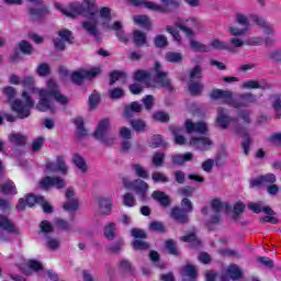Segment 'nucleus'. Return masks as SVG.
<instances>
[{"instance_id": "10", "label": "nucleus", "mask_w": 281, "mask_h": 281, "mask_svg": "<svg viewBox=\"0 0 281 281\" xmlns=\"http://www.w3.org/2000/svg\"><path fill=\"white\" fill-rule=\"evenodd\" d=\"M40 188H42V190H49V188L63 190V188H65V179L60 177L46 176L41 180Z\"/></svg>"}, {"instance_id": "64", "label": "nucleus", "mask_w": 281, "mask_h": 281, "mask_svg": "<svg viewBox=\"0 0 281 281\" xmlns=\"http://www.w3.org/2000/svg\"><path fill=\"white\" fill-rule=\"evenodd\" d=\"M277 120L281 117V94L276 97L274 103L272 104Z\"/></svg>"}, {"instance_id": "47", "label": "nucleus", "mask_w": 281, "mask_h": 281, "mask_svg": "<svg viewBox=\"0 0 281 281\" xmlns=\"http://www.w3.org/2000/svg\"><path fill=\"white\" fill-rule=\"evenodd\" d=\"M241 148L244 150V155H246V157H249V150L251 148V136L249 135V133H244L241 135Z\"/></svg>"}, {"instance_id": "57", "label": "nucleus", "mask_w": 281, "mask_h": 281, "mask_svg": "<svg viewBox=\"0 0 281 281\" xmlns=\"http://www.w3.org/2000/svg\"><path fill=\"white\" fill-rule=\"evenodd\" d=\"M25 201L29 207H34L35 204L40 205L41 201H43V195L27 194Z\"/></svg>"}, {"instance_id": "39", "label": "nucleus", "mask_w": 281, "mask_h": 281, "mask_svg": "<svg viewBox=\"0 0 281 281\" xmlns=\"http://www.w3.org/2000/svg\"><path fill=\"white\" fill-rule=\"evenodd\" d=\"M165 249L168 251L169 256H175L176 258L181 256V252L177 249V241L173 239H167L165 241Z\"/></svg>"}, {"instance_id": "4", "label": "nucleus", "mask_w": 281, "mask_h": 281, "mask_svg": "<svg viewBox=\"0 0 281 281\" xmlns=\"http://www.w3.org/2000/svg\"><path fill=\"white\" fill-rule=\"evenodd\" d=\"M22 98L25 102L20 99H15L11 102V111L18 115V120H27L32 115V109H34V100L30 95V92L23 91Z\"/></svg>"}, {"instance_id": "41", "label": "nucleus", "mask_w": 281, "mask_h": 281, "mask_svg": "<svg viewBox=\"0 0 281 281\" xmlns=\"http://www.w3.org/2000/svg\"><path fill=\"white\" fill-rule=\"evenodd\" d=\"M72 164H75V166H77V168L81 170V172L83 173L87 172L88 170L87 160H85V158L80 154L78 153L74 154Z\"/></svg>"}, {"instance_id": "60", "label": "nucleus", "mask_w": 281, "mask_h": 281, "mask_svg": "<svg viewBox=\"0 0 281 281\" xmlns=\"http://www.w3.org/2000/svg\"><path fill=\"white\" fill-rule=\"evenodd\" d=\"M108 93L111 100H120V98H124V89L122 88H112Z\"/></svg>"}, {"instance_id": "8", "label": "nucleus", "mask_w": 281, "mask_h": 281, "mask_svg": "<svg viewBox=\"0 0 281 281\" xmlns=\"http://www.w3.org/2000/svg\"><path fill=\"white\" fill-rule=\"evenodd\" d=\"M40 100L35 105V109L41 113H47V111L54 112V101H52V93L49 88L38 91Z\"/></svg>"}, {"instance_id": "19", "label": "nucleus", "mask_w": 281, "mask_h": 281, "mask_svg": "<svg viewBox=\"0 0 281 281\" xmlns=\"http://www.w3.org/2000/svg\"><path fill=\"white\" fill-rule=\"evenodd\" d=\"M98 20L91 21H85L82 22V27L90 34V36H93V38L97 41V43H102V36L100 35V31H98Z\"/></svg>"}, {"instance_id": "62", "label": "nucleus", "mask_w": 281, "mask_h": 281, "mask_svg": "<svg viewBox=\"0 0 281 281\" xmlns=\"http://www.w3.org/2000/svg\"><path fill=\"white\" fill-rule=\"evenodd\" d=\"M149 229L151 232H158L159 234H166V226L161 222H150Z\"/></svg>"}, {"instance_id": "49", "label": "nucleus", "mask_w": 281, "mask_h": 281, "mask_svg": "<svg viewBox=\"0 0 281 281\" xmlns=\"http://www.w3.org/2000/svg\"><path fill=\"white\" fill-rule=\"evenodd\" d=\"M88 104L90 111L98 109V104H100V92L94 90L88 99Z\"/></svg>"}, {"instance_id": "11", "label": "nucleus", "mask_w": 281, "mask_h": 281, "mask_svg": "<svg viewBox=\"0 0 281 281\" xmlns=\"http://www.w3.org/2000/svg\"><path fill=\"white\" fill-rule=\"evenodd\" d=\"M111 126V121L109 119H103L99 122L97 130L93 132L94 139H99L102 144H109V138L106 137V131Z\"/></svg>"}, {"instance_id": "16", "label": "nucleus", "mask_w": 281, "mask_h": 281, "mask_svg": "<svg viewBox=\"0 0 281 281\" xmlns=\"http://www.w3.org/2000/svg\"><path fill=\"white\" fill-rule=\"evenodd\" d=\"M49 12L50 10L47 5L42 8L30 7L26 9L27 16L31 19V21H41L45 19V16H48Z\"/></svg>"}, {"instance_id": "33", "label": "nucleus", "mask_w": 281, "mask_h": 281, "mask_svg": "<svg viewBox=\"0 0 281 281\" xmlns=\"http://www.w3.org/2000/svg\"><path fill=\"white\" fill-rule=\"evenodd\" d=\"M130 126L135 131V133H146V128H148V125L146 124V121L142 119H128Z\"/></svg>"}, {"instance_id": "53", "label": "nucleus", "mask_w": 281, "mask_h": 281, "mask_svg": "<svg viewBox=\"0 0 281 281\" xmlns=\"http://www.w3.org/2000/svg\"><path fill=\"white\" fill-rule=\"evenodd\" d=\"M148 146L149 148H161V146H166V143L164 142V137L161 135L156 134L151 137Z\"/></svg>"}, {"instance_id": "35", "label": "nucleus", "mask_w": 281, "mask_h": 281, "mask_svg": "<svg viewBox=\"0 0 281 281\" xmlns=\"http://www.w3.org/2000/svg\"><path fill=\"white\" fill-rule=\"evenodd\" d=\"M212 100H224V102H229L232 100V92L222 89H214L211 92Z\"/></svg>"}, {"instance_id": "40", "label": "nucleus", "mask_w": 281, "mask_h": 281, "mask_svg": "<svg viewBox=\"0 0 281 281\" xmlns=\"http://www.w3.org/2000/svg\"><path fill=\"white\" fill-rule=\"evenodd\" d=\"M0 192L7 196L8 194H16V184H14V181L9 180L0 184Z\"/></svg>"}, {"instance_id": "17", "label": "nucleus", "mask_w": 281, "mask_h": 281, "mask_svg": "<svg viewBox=\"0 0 281 281\" xmlns=\"http://www.w3.org/2000/svg\"><path fill=\"white\" fill-rule=\"evenodd\" d=\"M76 196V193L72 191V189L66 190V199L68 202L64 203L63 207L65 212H77L78 207H80V203L78 202V199L74 198Z\"/></svg>"}, {"instance_id": "43", "label": "nucleus", "mask_w": 281, "mask_h": 281, "mask_svg": "<svg viewBox=\"0 0 281 281\" xmlns=\"http://www.w3.org/2000/svg\"><path fill=\"white\" fill-rule=\"evenodd\" d=\"M167 63H173L175 65L183 63V55L177 52H167L165 54Z\"/></svg>"}, {"instance_id": "28", "label": "nucleus", "mask_w": 281, "mask_h": 281, "mask_svg": "<svg viewBox=\"0 0 281 281\" xmlns=\"http://www.w3.org/2000/svg\"><path fill=\"white\" fill-rule=\"evenodd\" d=\"M192 159H194V155L190 151H187L184 155L176 154L171 157L173 166H183V164L192 161Z\"/></svg>"}, {"instance_id": "30", "label": "nucleus", "mask_w": 281, "mask_h": 281, "mask_svg": "<svg viewBox=\"0 0 281 281\" xmlns=\"http://www.w3.org/2000/svg\"><path fill=\"white\" fill-rule=\"evenodd\" d=\"M228 278L233 281L241 280L243 270L236 263H231L226 270Z\"/></svg>"}, {"instance_id": "32", "label": "nucleus", "mask_w": 281, "mask_h": 281, "mask_svg": "<svg viewBox=\"0 0 281 281\" xmlns=\"http://www.w3.org/2000/svg\"><path fill=\"white\" fill-rule=\"evenodd\" d=\"M10 144H14V146H19L20 148L26 146L27 144V136L21 133H11L9 135Z\"/></svg>"}, {"instance_id": "42", "label": "nucleus", "mask_w": 281, "mask_h": 281, "mask_svg": "<svg viewBox=\"0 0 281 281\" xmlns=\"http://www.w3.org/2000/svg\"><path fill=\"white\" fill-rule=\"evenodd\" d=\"M190 47L193 52H198L201 54H207V52H211L212 49L210 46L194 40L190 42Z\"/></svg>"}, {"instance_id": "55", "label": "nucleus", "mask_w": 281, "mask_h": 281, "mask_svg": "<svg viewBox=\"0 0 281 281\" xmlns=\"http://www.w3.org/2000/svg\"><path fill=\"white\" fill-rule=\"evenodd\" d=\"M155 122H161V124H168L170 122V115L164 111H158L153 114Z\"/></svg>"}, {"instance_id": "1", "label": "nucleus", "mask_w": 281, "mask_h": 281, "mask_svg": "<svg viewBox=\"0 0 281 281\" xmlns=\"http://www.w3.org/2000/svg\"><path fill=\"white\" fill-rule=\"evenodd\" d=\"M150 78V72L146 70L138 69L134 72L135 82H145L148 89H157V87H162V89L168 90L169 93H172V91H175V88L172 87V81L168 78V72L161 70V63L156 61L154 65L153 78L158 80V82H153Z\"/></svg>"}, {"instance_id": "20", "label": "nucleus", "mask_w": 281, "mask_h": 281, "mask_svg": "<svg viewBox=\"0 0 281 281\" xmlns=\"http://www.w3.org/2000/svg\"><path fill=\"white\" fill-rule=\"evenodd\" d=\"M0 229H3L4 232H8V234H15V236H19L21 234V231L5 215L0 214Z\"/></svg>"}, {"instance_id": "24", "label": "nucleus", "mask_w": 281, "mask_h": 281, "mask_svg": "<svg viewBox=\"0 0 281 281\" xmlns=\"http://www.w3.org/2000/svg\"><path fill=\"white\" fill-rule=\"evenodd\" d=\"M199 278V271L196 267L192 265H187L183 267L182 281H196Z\"/></svg>"}, {"instance_id": "50", "label": "nucleus", "mask_w": 281, "mask_h": 281, "mask_svg": "<svg viewBox=\"0 0 281 281\" xmlns=\"http://www.w3.org/2000/svg\"><path fill=\"white\" fill-rule=\"evenodd\" d=\"M2 93L5 95L9 104H12L14 100H16V89H14L12 86L4 87Z\"/></svg>"}, {"instance_id": "52", "label": "nucleus", "mask_w": 281, "mask_h": 281, "mask_svg": "<svg viewBox=\"0 0 281 281\" xmlns=\"http://www.w3.org/2000/svg\"><path fill=\"white\" fill-rule=\"evenodd\" d=\"M115 229L116 225L115 223H109L103 231V234L108 240H114L115 239Z\"/></svg>"}, {"instance_id": "2", "label": "nucleus", "mask_w": 281, "mask_h": 281, "mask_svg": "<svg viewBox=\"0 0 281 281\" xmlns=\"http://www.w3.org/2000/svg\"><path fill=\"white\" fill-rule=\"evenodd\" d=\"M134 8H146L150 12H158V14H172L181 8V0H160L161 4L146 0H126Z\"/></svg>"}, {"instance_id": "54", "label": "nucleus", "mask_w": 281, "mask_h": 281, "mask_svg": "<svg viewBox=\"0 0 281 281\" xmlns=\"http://www.w3.org/2000/svg\"><path fill=\"white\" fill-rule=\"evenodd\" d=\"M36 74L37 76H40V78H45V76H49V74H52V68L49 67V64H40L36 68Z\"/></svg>"}, {"instance_id": "37", "label": "nucleus", "mask_w": 281, "mask_h": 281, "mask_svg": "<svg viewBox=\"0 0 281 281\" xmlns=\"http://www.w3.org/2000/svg\"><path fill=\"white\" fill-rule=\"evenodd\" d=\"M70 80L72 82V85H76L77 87H82V85H85V80H87L86 76H85V70H78V71H72L70 74Z\"/></svg>"}, {"instance_id": "7", "label": "nucleus", "mask_w": 281, "mask_h": 281, "mask_svg": "<svg viewBox=\"0 0 281 281\" xmlns=\"http://www.w3.org/2000/svg\"><path fill=\"white\" fill-rule=\"evenodd\" d=\"M123 186L126 190H133L136 192L140 199H146L148 193V183L142 179L130 180L128 178H123Z\"/></svg>"}, {"instance_id": "63", "label": "nucleus", "mask_w": 281, "mask_h": 281, "mask_svg": "<svg viewBox=\"0 0 281 281\" xmlns=\"http://www.w3.org/2000/svg\"><path fill=\"white\" fill-rule=\"evenodd\" d=\"M211 48L223 52V50L229 49V46L227 44L221 42V40L215 38V40L211 41Z\"/></svg>"}, {"instance_id": "3", "label": "nucleus", "mask_w": 281, "mask_h": 281, "mask_svg": "<svg viewBox=\"0 0 281 281\" xmlns=\"http://www.w3.org/2000/svg\"><path fill=\"white\" fill-rule=\"evenodd\" d=\"M86 7L80 2H71L67 9H63V4L55 3V8L60 10L66 16L76 18L78 15L86 16L87 19H93L98 11H95V0H83Z\"/></svg>"}, {"instance_id": "18", "label": "nucleus", "mask_w": 281, "mask_h": 281, "mask_svg": "<svg viewBox=\"0 0 281 281\" xmlns=\"http://www.w3.org/2000/svg\"><path fill=\"white\" fill-rule=\"evenodd\" d=\"M47 170L49 172H61V175H67V165L65 164V158L63 156H57L56 162H47L46 164Z\"/></svg>"}, {"instance_id": "5", "label": "nucleus", "mask_w": 281, "mask_h": 281, "mask_svg": "<svg viewBox=\"0 0 281 281\" xmlns=\"http://www.w3.org/2000/svg\"><path fill=\"white\" fill-rule=\"evenodd\" d=\"M192 210H194L192 201L188 198H183L181 200V207L173 206L171 209V218L180 225H188V223H190V215L188 214L192 213Z\"/></svg>"}, {"instance_id": "23", "label": "nucleus", "mask_w": 281, "mask_h": 281, "mask_svg": "<svg viewBox=\"0 0 281 281\" xmlns=\"http://www.w3.org/2000/svg\"><path fill=\"white\" fill-rule=\"evenodd\" d=\"M169 131H170L171 135H173L175 144H177L178 146L186 145L188 139H186V136L181 135V133H183V127L172 125L169 127Z\"/></svg>"}, {"instance_id": "25", "label": "nucleus", "mask_w": 281, "mask_h": 281, "mask_svg": "<svg viewBox=\"0 0 281 281\" xmlns=\"http://www.w3.org/2000/svg\"><path fill=\"white\" fill-rule=\"evenodd\" d=\"M151 198L154 201H157L161 207H170V203H172L170 195L166 194L164 191H154Z\"/></svg>"}, {"instance_id": "13", "label": "nucleus", "mask_w": 281, "mask_h": 281, "mask_svg": "<svg viewBox=\"0 0 281 281\" xmlns=\"http://www.w3.org/2000/svg\"><path fill=\"white\" fill-rule=\"evenodd\" d=\"M257 98L251 92H245L238 95L236 100L233 101L234 109H247L250 104L257 102Z\"/></svg>"}, {"instance_id": "6", "label": "nucleus", "mask_w": 281, "mask_h": 281, "mask_svg": "<svg viewBox=\"0 0 281 281\" xmlns=\"http://www.w3.org/2000/svg\"><path fill=\"white\" fill-rule=\"evenodd\" d=\"M188 89L191 95H201L203 93V68L201 66H195L190 70Z\"/></svg>"}, {"instance_id": "51", "label": "nucleus", "mask_w": 281, "mask_h": 281, "mask_svg": "<svg viewBox=\"0 0 281 281\" xmlns=\"http://www.w3.org/2000/svg\"><path fill=\"white\" fill-rule=\"evenodd\" d=\"M83 74L86 76V80H93V78H98L102 74V68L92 67L90 69H83Z\"/></svg>"}, {"instance_id": "38", "label": "nucleus", "mask_w": 281, "mask_h": 281, "mask_svg": "<svg viewBox=\"0 0 281 281\" xmlns=\"http://www.w3.org/2000/svg\"><path fill=\"white\" fill-rule=\"evenodd\" d=\"M133 41H134V45L136 47H143V45H146L148 43L146 33H144L139 30H135L133 32Z\"/></svg>"}, {"instance_id": "56", "label": "nucleus", "mask_w": 281, "mask_h": 281, "mask_svg": "<svg viewBox=\"0 0 281 281\" xmlns=\"http://www.w3.org/2000/svg\"><path fill=\"white\" fill-rule=\"evenodd\" d=\"M136 177H138L139 179H148V170H146L144 167H142V165L139 164H135L132 166Z\"/></svg>"}, {"instance_id": "22", "label": "nucleus", "mask_w": 281, "mask_h": 281, "mask_svg": "<svg viewBox=\"0 0 281 281\" xmlns=\"http://www.w3.org/2000/svg\"><path fill=\"white\" fill-rule=\"evenodd\" d=\"M134 113H142V104L137 101H133L131 104H127L123 109V117L125 120L133 119Z\"/></svg>"}, {"instance_id": "48", "label": "nucleus", "mask_w": 281, "mask_h": 281, "mask_svg": "<svg viewBox=\"0 0 281 281\" xmlns=\"http://www.w3.org/2000/svg\"><path fill=\"white\" fill-rule=\"evenodd\" d=\"M132 247L134 251H147V249H150V243L142 239H134L132 241Z\"/></svg>"}, {"instance_id": "44", "label": "nucleus", "mask_w": 281, "mask_h": 281, "mask_svg": "<svg viewBox=\"0 0 281 281\" xmlns=\"http://www.w3.org/2000/svg\"><path fill=\"white\" fill-rule=\"evenodd\" d=\"M57 35L59 36V40L64 41L65 43H68L69 45L74 44V32H71L69 29L59 30Z\"/></svg>"}, {"instance_id": "29", "label": "nucleus", "mask_w": 281, "mask_h": 281, "mask_svg": "<svg viewBox=\"0 0 281 281\" xmlns=\"http://www.w3.org/2000/svg\"><path fill=\"white\" fill-rule=\"evenodd\" d=\"M99 209L101 210V214L109 216L113 209V200L111 198H99Z\"/></svg>"}, {"instance_id": "9", "label": "nucleus", "mask_w": 281, "mask_h": 281, "mask_svg": "<svg viewBox=\"0 0 281 281\" xmlns=\"http://www.w3.org/2000/svg\"><path fill=\"white\" fill-rule=\"evenodd\" d=\"M47 87L50 91V98H53L57 104H60L61 106H67V104H69V98L60 93V88L56 81L48 80Z\"/></svg>"}, {"instance_id": "58", "label": "nucleus", "mask_w": 281, "mask_h": 281, "mask_svg": "<svg viewBox=\"0 0 281 281\" xmlns=\"http://www.w3.org/2000/svg\"><path fill=\"white\" fill-rule=\"evenodd\" d=\"M267 142L270 144H273V146H277V148L281 147V133L276 132L271 135L266 136Z\"/></svg>"}, {"instance_id": "34", "label": "nucleus", "mask_w": 281, "mask_h": 281, "mask_svg": "<svg viewBox=\"0 0 281 281\" xmlns=\"http://www.w3.org/2000/svg\"><path fill=\"white\" fill-rule=\"evenodd\" d=\"M134 23L135 25L143 27V30H153V22H150V18L148 15H135Z\"/></svg>"}, {"instance_id": "59", "label": "nucleus", "mask_w": 281, "mask_h": 281, "mask_svg": "<svg viewBox=\"0 0 281 281\" xmlns=\"http://www.w3.org/2000/svg\"><path fill=\"white\" fill-rule=\"evenodd\" d=\"M19 49L20 52H22V54H26L30 55L34 52V47H32V44H30V42L22 40L19 43Z\"/></svg>"}, {"instance_id": "15", "label": "nucleus", "mask_w": 281, "mask_h": 281, "mask_svg": "<svg viewBox=\"0 0 281 281\" xmlns=\"http://www.w3.org/2000/svg\"><path fill=\"white\" fill-rule=\"evenodd\" d=\"M184 127L189 134L199 133L200 135H205L209 131L207 124H205L203 121L194 123L192 120H187L184 122Z\"/></svg>"}, {"instance_id": "26", "label": "nucleus", "mask_w": 281, "mask_h": 281, "mask_svg": "<svg viewBox=\"0 0 281 281\" xmlns=\"http://www.w3.org/2000/svg\"><path fill=\"white\" fill-rule=\"evenodd\" d=\"M211 210H213L214 214H221L223 210H225V212H229V210H232V205L227 202L221 201L220 199H213L211 201Z\"/></svg>"}, {"instance_id": "21", "label": "nucleus", "mask_w": 281, "mask_h": 281, "mask_svg": "<svg viewBox=\"0 0 281 281\" xmlns=\"http://www.w3.org/2000/svg\"><path fill=\"white\" fill-rule=\"evenodd\" d=\"M248 210H250L255 214H260L261 212H263V214H269V216H276V211H273L271 206H262V202L248 204Z\"/></svg>"}, {"instance_id": "12", "label": "nucleus", "mask_w": 281, "mask_h": 281, "mask_svg": "<svg viewBox=\"0 0 281 281\" xmlns=\"http://www.w3.org/2000/svg\"><path fill=\"white\" fill-rule=\"evenodd\" d=\"M276 181H278V178L274 173L259 175L257 178L250 179L249 188L251 190L254 188H262L263 186H267V183H276Z\"/></svg>"}, {"instance_id": "46", "label": "nucleus", "mask_w": 281, "mask_h": 281, "mask_svg": "<svg viewBox=\"0 0 281 281\" xmlns=\"http://www.w3.org/2000/svg\"><path fill=\"white\" fill-rule=\"evenodd\" d=\"M110 82L109 86L113 87L117 80H126L127 76L126 72L121 71V70H113L110 72Z\"/></svg>"}, {"instance_id": "31", "label": "nucleus", "mask_w": 281, "mask_h": 281, "mask_svg": "<svg viewBox=\"0 0 281 281\" xmlns=\"http://www.w3.org/2000/svg\"><path fill=\"white\" fill-rule=\"evenodd\" d=\"M70 122L77 126V137L82 139V137H87V128H85V119L78 116L77 119H71Z\"/></svg>"}, {"instance_id": "45", "label": "nucleus", "mask_w": 281, "mask_h": 281, "mask_svg": "<svg viewBox=\"0 0 281 281\" xmlns=\"http://www.w3.org/2000/svg\"><path fill=\"white\" fill-rule=\"evenodd\" d=\"M180 240H182V243H191L192 247L194 248L201 247V239L196 237L195 233L184 235L180 238Z\"/></svg>"}, {"instance_id": "36", "label": "nucleus", "mask_w": 281, "mask_h": 281, "mask_svg": "<svg viewBox=\"0 0 281 281\" xmlns=\"http://www.w3.org/2000/svg\"><path fill=\"white\" fill-rule=\"evenodd\" d=\"M99 15L102 21L101 23L102 27H109V23H111L112 21L111 9L109 7H102L99 10Z\"/></svg>"}, {"instance_id": "14", "label": "nucleus", "mask_w": 281, "mask_h": 281, "mask_svg": "<svg viewBox=\"0 0 281 281\" xmlns=\"http://www.w3.org/2000/svg\"><path fill=\"white\" fill-rule=\"evenodd\" d=\"M226 113H227V109L218 108L217 109V117L215 120V124L217 126H220V128H223L224 131L229 127V124H232V122H236L235 117H232V116L227 115Z\"/></svg>"}, {"instance_id": "27", "label": "nucleus", "mask_w": 281, "mask_h": 281, "mask_svg": "<svg viewBox=\"0 0 281 281\" xmlns=\"http://www.w3.org/2000/svg\"><path fill=\"white\" fill-rule=\"evenodd\" d=\"M190 146H194L198 150H203L207 146H212V140L209 137H191Z\"/></svg>"}, {"instance_id": "61", "label": "nucleus", "mask_w": 281, "mask_h": 281, "mask_svg": "<svg viewBox=\"0 0 281 281\" xmlns=\"http://www.w3.org/2000/svg\"><path fill=\"white\" fill-rule=\"evenodd\" d=\"M137 201L135 200V195L133 193H125L123 196V204L126 207H135Z\"/></svg>"}]
</instances>
